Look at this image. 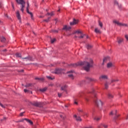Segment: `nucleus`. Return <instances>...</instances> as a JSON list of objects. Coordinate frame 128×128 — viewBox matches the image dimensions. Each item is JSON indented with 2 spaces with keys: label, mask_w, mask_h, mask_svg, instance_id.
Masks as SVG:
<instances>
[{
  "label": "nucleus",
  "mask_w": 128,
  "mask_h": 128,
  "mask_svg": "<svg viewBox=\"0 0 128 128\" xmlns=\"http://www.w3.org/2000/svg\"><path fill=\"white\" fill-rule=\"evenodd\" d=\"M71 66L76 68V66H84L83 68L84 70L86 72H88L92 66V60H91V62H80L78 64H72Z\"/></svg>",
  "instance_id": "1"
},
{
  "label": "nucleus",
  "mask_w": 128,
  "mask_h": 128,
  "mask_svg": "<svg viewBox=\"0 0 128 128\" xmlns=\"http://www.w3.org/2000/svg\"><path fill=\"white\" fill-rule=\"evenodd\" d=\"M92 48V46L90 44H86V48L87 50H90Z\"/></svg>",
  "instance_id": "18"
},
{
  "label": "nucleus",
  "mask_w": 128,
  "mask_h": 128,
  "mask_svg": "<svg viewBox=\"0 0 128 128\" xmlns=\"http://www.w3.org/2000/svg\"><path fill=\"white\" fill-rule=\"evenodd\" d=\"M114 4H116V6H118V2L116 0L114 1Z\"/></svg>",
  "instance_id": "43"
},
{
  "label": "nucleus",
  "mask_w": 128,
  "mask_h": 128,
  "mask_svg": "<svg viewBox=\"0 0 128 128\" xmlns=\"http://www.w3.org/2000/svg\"><path fill=\"white\" fill-rule=\"evenodd\" d=\"M78 20H76L75 18L73 19V22H70V26H74V24H78Z\"/></svg>",
  "instance_id": "9"
},
{
  "label": "nucleus",
  "mask_w": 128,
  "mask_h": 128,
  "mask_svg": "<svg viewBox=\"0 0 128 128\" xmlns=\"http://www.w3.org/2000/svg\"><path fill=\"white\" fill-rule=\"evenodd\" d=\"M31 92V94H32V92Z\"/></svg>",
  "instance_id": "61"
},
{
  "label": "nucleus",
  "mask_w": 128,
  "mask_h": 128,
  "mask_svg": "<svg viewBox=\"0 0 128 128\" xmlns=\"http://www.w3.org/2000/svg\"><path fill=\"white\" fill-rule=\"evenodd\" d=\"M22 60H32V58L30 56L22 58Z\"/></svg>",
  "instance_id": "16"
},
{
  "label": "nucleus",
  "mask_w": 128,
  "mask_h": 128,
  "mask_svg": "<svg viewBox=\"0 0 128 128\" xmlns=\"http://www.w3.org/2000/svg\"><path fill=\"white\" fill-rule=\"evenodd\" d=\"M113 22L114 24H117L118 26H126V24H122V23L118 21H116V20H114L113 21Z\"/></svg>",
  "instance_id": "7"
},
{
  "label": "nucleus",
  "mask_w": 128,
  "mask_h": 128,
  "mask_svg": "<svg viewBox=\"0 0 128 128\" xmlns=\"http://www.w3.org/2000/svg\"><path fill=\"white\" fill-rule=\"evenodd\" d=\"M86 100L88 101V99H86Z\"/></svg>",
  "instance_id": "62"
},
{
  "label": "nucleus",
  "mask_w": 128,
  "mask_h": 128,
  "mask_svg": "<svg viewBox=\"0 0 128 128\" xmlns=\"http://www.w3.org/2000/svg\"><path fill=\"white\" fill-rule=\"evenodd\" d=\"M108 98H114V96H112V94L110 93H109L108 94Z\"/></svg>",
  "instance_id": "30"
},
{
  "label": "nucleus",
  "mask_w": 128,
  "mask_h": 128,
  "mask_svg": "<svg viewBox=\"0 0 128 128\" xmlns=\"http://www.w3.org/2000/svg\"><path fill=\"white\" fill-rule=\"evenodd\" d=\"M94 32H96V34H100L102 32L98 28H96Z\"/></svg>",
  "instance_id": "20"
},
{
  "label": "nucleus",
  "mask_w": 128,
  "mask_h": 128,
  "mask_svg": "<svg viewBox=\"0 0 128 128\" xmlns=\"http://www.w3.org/2000/svg\"><path fill=\"white\" fill-rule=\"evenodd\" d=\"M46 78L48 80H52L54 78H52L50 76H46Z\"/></svg>",
  "instance_id": "32"
},
{
  "label": "nucleus",
  "mask_w": 128,
  "mask_h": 128,
  "mask_svg": "<svg viewBox=\"0 0 128 128\" xmlns=\"http://www.w3.org/2000/svg\"><path fill=\"white\" fill-rule=\"evenodd\" d=\"M98 24L101 28H102V22L100 21H98Z\"/></svg>",
  "instance_id": "34"
},
{
  "label": "nucleus",
  "mask_w": 128,
  "mask_h": 128,
  "mask_svg": "<svg viewBox=\"0 0 128 128\" xmlns=\"http://www.w3.org/2000/svg\"><path fill=\"white\" fill-rule=\"evenodd\" d=\"M76 32H77V34H81L82 33V32H80V30L76 31Z\"/></svg>",
  "instance_id": "48"
},
{
  "label": "nucleus",
  "mask_w": 128,
  "mask_h": 128,
  "mask_svg": "<svg viewBox=\"0 0 128 128\" xmlns=\"http://www.w3.org/2000/svg\"><path fill=\"white\" fill-rule=\"evenodd\" d=\"M116 112V110L114 112H110V116H112L113 114H114V113Z\"/></svg>",
  "instance_id": "38"
},
{
  "label": "nucleus",
  "mask_w": 128,
  "mask_h": 128,
  "mask_svg": "<svg viewBox=\"0 0 128 128\" xmlns=\"http://www.w3.org/2000/svg\"><path fill=\"white\" fill-rule=\"evenodd\" d=\"M74 118H76L77 122H82V118L80 116H78L76 115H74Z\"/></svg>",
  "instance_id": "13"
},
{
  "label": "nucleus",
  "mask_w": 128,
  "mask_h": 128,
  "mask_svg": "<svg viewBox=\"0 0 128 128\" xmlns=\"http://www.w3.org/2000/svg\"><path fill=\"white\" fill-rule=\"evenodd\" d=\"M86 79H87L88 80H90V82H92V81L94 80L92 79V78H88H88H86Z\"/></svg>",
  "instance_id": "39"
},
{
  "label": "nucleus",
  "mask_w": 128,
  "mask_h": 128,
  "mask_svg": "<svg viewBox=\"0 0 128 128\" xmlns=\"http://www.w3.org/2000/svg\"><path fill=\"white\" fill-rule=\"evenodd\" d=\"M0 106L2 107V108H6V105H4L2 103H0Z\"/></svg>",
  "instance_id": "31"
},
{
  "label": "nucleus",
  "mask_w": 128,
  "mask_h": 128,
  "mask_svg": "<svg viewBox=\"0 0 128 128\" xmlns=\"http://www.w3.org/2000/svg\"><path fill=\"white\" fill-rule=\"evenodd\" d=\"M122 42H124V39L122 38H118V44H122Z\"/></svg>",
  "instance_id": "19"
},
{
  "label": "nucleus",
  "mask_w": 128,
  "mask_h": 128,
  "mask_svg": "<svg viewBox=\"0 0 128 128\" xmlns=\"http://www.w3.org/2000/svg\"><path fill=\"white\" fill-rule=\"evenodd\" d=\"M74 104H78V102H76V101H74Z\"/></svg>",
  "instance_id": "53"
},
{
  "label": "nucleus",
  "mask_w": 128,
  "mask_h": 128,
  "mask_svg": "<svg viewBox=\"0 0 128 128\" xmlns=\"http://www.w3.org/2000/svg\"><path fill=\"white\" fill-rule=\"evenodd\" d=\"M62 96V93L58 92V96L59 98H60V96Z\"/></svg>",
  "instance_id": "41"
},
{
  "label": "nucleus",
  "mask_w": 128,
  "mask_h": 128,
  "mask_svg": "<svg viewBox=\"0 0 128 128\" xmlns=\"http://www.w3.org/2000/svg\"><path fill=\"white\" fill-rule=\"evenodd\" d=\"M117 112H118V111L116 110H115V112H114L115 116L114 118V120H116V118H118V116H120V115L116 114Z\"/></svg>",
  "instance_id": "22"
},
{
  "label": "nucleus",
  "mask_w": 128,
  "mask_h": 128,
  "mask_svg": "<svg viewBox=\"0 0 128 128\" xmlns=\"http://www.w3.org/2000/svg\"><path fill=\"white\" fill-rule=\"evenodd\" d=\"M94 102L96 106H98V108H100L102 106V102L100 100H98V99H96V98H95L94 99Z\"/></svg>",
  "instance_id": "3"
},
{
  "label": "nucleus",
  "mask_w": 128,
  "mask_h": 128,
  "mask_svg": "<svg viewBox=\"0 0 128 128\" xmlns=\"http://www.w3.org/2000/svg\"><path fill=\"white\" fill-rule=\"evenodd\" d=\"M28 8H30V3H28V2L27 7H26V12L29 14H30L32 20H34V15L32 14V12H30V11L28 10Z\"/></svg>",
  "instance_id": "4"
},
{
  "label": "nucleus",
  "mask_w": 128,
  "mask_h": 128,
  "mask_svg": "<svg viewBox=\"0 0 128 128\" xmlns=\"http://www.w3.org/2000/svg\"><path fill=\"white\" fill-rule=\"evenodd\" d=\"M94 120H96V122H98V120H100V117H93Z\"/></svg>",
  "instance_id": "24"
},
{
  "label": "nucleus",
  "mask_w": 128,
  "mask_h": 128,
  "mask_svg": "<svg viewBox=\"0 0 128 128\" xmlns=\"http://www.w3.org/2000/svg\"><path fill=\"white\" fill-rule=\"evenodd\" d=\"M24 92H27L28 94V93L30 92V90H26V89H24Z\"/></svg>",
  "instance_id": "42"
},
{
  "label": "nucleus",
  "mask_w": 128,
  "mask_h": 128,
  "mask_svg": "<svg viewBox=\"0 0 128 128\" xmlns=\"http://www.w3.org/2000/svg\"><path fill=\"white\" fill-rule=\"evenodd\" d=\"M16 56L17 58H22V54H20V53H16Z\"/></svg>",
  "instance_id": "29"
},
{
  "label": "nucleus",
  "mask_w": 128,
  "mask_h": 128,
  "mask_svg": "<svg viewBox=\"0 0 128 128\" xmlns=\"http://www.w3.org/2000/svg\"><path fill=\"white\" fill-rule=\"evenodd\" d=\"M24 112H21L20 114V116H24Z\"/></svg>",
  "instance_id": "46"
},
{
  "label": "nucleus",
  "mask_w": 128,
  "mask_h": 128,
  "mask_svg": "<svg viewBox=\"0 0 128 128\" xmlns=\"http://www.w3.org/2000/svg\"><path fill=\"white\" fill-rule=\"evenodd\" d=\"M24 120H26L24 119H22L21 120L19 121V122H24Z\"/></svg>",
  "instance_id": "54"
},
{
  "label": "nucleus",
  "mask_w": 128,
  "mask_h": 128,
  "mask_svg": "<svg viewBox=\"0 0 128 128\" xmlns=\"http://www.w3.org/2000/svg\"><path fill=\"white\" fill-rule=\"evenodd\" d=\"M114 66V64L112 62H109L107 64L108 68H112Z\"/></svg>",
  "instance_id": "15"
},
{
  "label": "nucleus",
  "mask_w": 128,
  "mask_h": 128,
  "mask_svg": "<svg viewBox=\"0 0 128 128\" xmlns=\"http://www.w3.org/2000/svg\"><path fill=\"white\" fill-rule=\"evenodd\" d=\"M67 88L66 85H64L61 87V90H66Z\"/></svg>",
  "instance_id": "23"
},
{
  "label": "nucleus",
  "mask_w": 128,
  "mask_h": 128,
  "mask_svg": "<svg viewBox=\"0 0 128 128\" xmlns=\"http://www.w3.org/2000/svg\"><path fill=\"white\" fill-rule=\"evenodd\" d=\"M50 18H48V19L44 20V22H50Z\"/></svg>",
  "instance_id": "36"
},
{
  "label": "nucleus",
  "mask_w": 128,
  "mask_h": 128,
  "mask_svg": "<svg viewBox=\"0 0 128 128\" xmlns=\"http://www.w3.org/2000/svg\"><path fill=\"white\" fill-rule=\"evenodd\" d=\"M86 38H88V36H86Z\"/></svg>",
  "instance_id": "57"
},
{
  "label": "nucleus",
  "mask_w": 128,
  "mask_h": 128,
  "mask_svg": "<svg viewBox=\"0 0 128 128\" xmlns=\"http://www.w3.org/2000/svg\"><path fill=\"white\" fill-rule=\"evenodd\" d=\"M86 35H82L81 36H79L78 38H84Z\"/></svg>",
  "instance_id": "40"
},
{
  "label": "nucleus",
  "mask_w": 128,
  "mask_h": 128,
  "mask_svg": "<svg viewBox=\"0 0 128 128\" xmlns=\"http://www.w3.org/2000/svg\"><path fill=\"white\" fill-rule=\"evenodd\" d=\"M53 32H58V30H54Z\"/></svg>",
  "instance_id": "51"
},
{
  "label": "nucleus",
  "mask_w": 128,
  "mask_h": 128,
  "mask_svg": "<svg viewBox=\"0 0 128 128\" xmlns=\"http://www.w3.org/2000/svg\"><path fill=\"white\" fill-rule=\"evenodd\" d=\"M55 41H56V38L51 39V43L52 44H54V42Z\"/></svg>",
  "instance_id": "37"
},
{
  "label": "nucleus",
  "mask_w": 128,
  "mask_h": 128,
  "mask_svg": "<svg viewBox=\"0 0 128 128\" xmlns=\"http://www.w3.org/2000/svg\"><path fill=\"white\" fill-rule=\"evenodd\" d=\"M118 82V80H111V84H112L114 82Z\"/></svg>",
  "instance_id": "35"
},
{
  "label": "nucleus",
  "mask_w": 128,
  "mask_h": 128,
  "mask_svg": "<svg viewBox=\"0 0 128 128\" xmlns=\"http://www.w3.org/2000/svg\"><path fill=\"white\" fill-rule=\"evenodd\" d=\"M60 10L59 9L58 10V12H60Z\"/></svg>",
  "instance_id": "59"
},
{
  "label": "nucleus",
  "mask_w": 128,
  "mask_h": 128,
  "mask_svg": "<svg viewBox=\"0 0 128 128\" xmlns=\"http://www.w3.org/2000/svg\"><path fill=\"white\" fill-rule=\"evenodd\" d=\"M2 42H6V38L4 36H2L0 38Z\"/></svg>",
  "instance_id": "27"
},
{
  "label": "nucleus",
  "mask_w": 128,
  "mask_h": 128,
  "mask_svg": "<svg viewBox=\"0 0 128 128\" xmlns=\"http://www.w3.org/2000/svg\"><path fill=\"white\" fill-rule=\"evenodd\" d=\"M72 28L70 26H64L63 28V30H70Z\"/></svg>",
  "instance_id": "14"
},
{
  "label": "nucleus",
  "mask_w": 128,
  "mask_h": 128,
  "mask_svg": "<svg viewBox=\"0 0 128 128\" xmlns=\"http://www.w3.org/2000/svg\"><path fill=\"white\" fill-rule=\"evenodd\" d=\"M125 38H126V40H128V35H125Z\"/></svg>",
  "instance_id": "47"
},
{
  "label": "nucleus",
  "mask_w": 128,
  "mask_h": 128,
  "mask_svg": "<svg viewBox=\"0 0 128 128\" xmlns=\"http://www.w3.org/2000/svg\"><path fill=\"white\" fill-rule=\"evenodd\" d=\"M25 120L27 122H28L29 124H32V120H28V119H27V118H24Z\"/></svg>",
  "instance_id": "25"
},
{
  "label": "nucleus",
  "mask_w": 128,
  "mask_h": 128,
  "mask_svg": "<svg viewBox=\"0 0 128 128\" xmlns=\"http://www.w3.org/2000/svg\"><path fill=\"white\" fill-rule=\"evenodd\" d=\"M16 17L18 18V20H20V22H22V18H20V12L18 10L16 12Z\"/></svg>",
  "instance_id": "10"
},
{
  "label": "nucleus",
  "mask_w": 128,
  "mask_h": 128,
  "mask_svg": "<svg viewBox=\"0 0 128 128\" xmlns=\"http://www.w3.org/2000/svg\"><path fill=\"white\" fill-rule=\"evenodd\" d=\"M78 112H82V109H78Z\"/></svg>",
  "instance_id": "49"
},
{
  "label": "nucleus",
  "mask_w": 128,
  "mask_h": 128,
  "mask_svg": "<svg viewBox=\"0 0 128 128\" xmlns=\"http://www.w3.org/2000/svg\"><path fill=\"white\" fill-rule=\"evenodd\" d=\"M99 79L100 80H108V76L102 75L100 76Z\"/></svg>",
  "instance_id": "12"
},
{
  "label": "nucleus",
  "mask_w": 128,
  "mask_h": 128,
  "mask_svg": "<svg viewBox=\"0 0 128 128\" xmlns=\"http://www.w3.org/2000/svg\"><path fill=\"white\" fill-rule=\"evenodd\" d=\"M26 88H28L30 86V84H27L26 86H25Z\"/></svg>",
  "instance_id": "45"
},
{
  "label": "nucleus",
  "mask_w": 128,
  "mask_h": 128,
  "mask_svg": "<svg viewBox=\"0 0 128 128\" xmlns=\"http://www.w3.org/2000/svg\"><path fill=\"white\" fill-rule=\"evenodd\" d=\"M3 52H6V49L3 50Z\"/></svg>",
  "instance_id": "56"
},
{
  "label": "nucleus",
  "mask_w": 128,
  "mask_h": 128,
  "mask_svg": "<svg viewBox=\"0 0 128 128\" xmlns=\"http://www.w3.org/2000/svg\"><path fill=\"white\" fill-rule=\"evenodd\" d=\"M110 61V58L108 56L104 58L103 60V62L102 64V65L104 64V62H108Z\"/></svg>",
  "instance_id": "11"
},
{
  "label": "nucleus",
  "mask_w": 128,
  "mask_h": 128,
  "mask_svg": "<svg viewBox=\"0 0 128 128\" xmlns=\"http://www.w3.org/2000/svg\"><path fill=\"white\" fill-rule=\"evenodd\" d=\"M61 118H64V116L62 115H60Z\"/></svg>",
  "instance_id": "52"
},
{
  "label": "nucleus",
  "mask_w": 128,
  "mask_h": 128,
  "mask_svg": "<svg viewBox=\"0 0 128 128\" xmlns=\"http://www.w3.org/2000/svg\"><path fill=\"white\" fill-rule=\"evenodd\" d=\"M74 70H70V71H69V72H68V74H68V76L69 77V78H70L72 79V80H74V74H74Z\"/></svg>",
  "instance_id": "5"
},
{
  "label": "nucleus",
  "mask_w": 128,
  "mask_h": 128,
  "mask_svg": "<svg viewBox=\"0 0 128 128\" xmlns=\"http://www.w3.org/2000/svg\"><path fill=\"white\" fill-rule=\"evenodd\" d=\"M108 84H110V83L106 82L104 84L105 88L107 90V88H108Z\"/></svg>",
  "instance_id": "26"
},
{
  "label": "nucleus",
  "mask_w": 128,
  "mask_h": 128,
  "mask_svg": "<svg viewBox=\"0 0 128 128\" xmlns=\"http://www.w3.org/2000/svg\"><path fill=\"white\" fill-rule=\"evenodd\" d=\"M64 70L62 68H56L54 71V74H62V72Z\"/></svg>",
  "instance_id": "8"
},
{
  "label": "nucleus",
  "mask_w": 128,
  "mask_h": 128,
  "mask_svg": "<svg viewBox=\"0 0 128 128\" xmlns=\"http://www.w3.org/2000/svg\"><path fill=\"white\" fill-rule=\"evenodd\" d=\"M43 0V2H44V0Z\"/></svg>",
  "instance_id": "64"
},
{
  "label": "nucleus",
  "mask_w": 128,
  "mask_h": 128,
  "mask_svg": "<svg viewBox=\"0 0 128 128\" xmlns=\"http://www.w3.org/2000/svg\"><path fill=\"white\" fill-rule=\"evenodd\" d=\"M104 126V128H108V125L106 124H101L100 125L98 126V128H100V126Z\"/></svg>",
  "instance_id": "17"
},
{
  "label": "nucleus",
  "mask_w": 128,
  "mask_h": 128,
  "mask_svg": "<svg viewBox=\"0 0 128 128\" xmlns=\"http://www.w3.org/2000/svg\"><path fill=\"white\" fill-rule=\"evenodd\" d=\"M16 2L19 4H21L20 6V10L22 12H24V7L26 6V2L24 0H16Z\"/></svg>",
  "instance_id": "2"
},
{
  "label": "nucleus",
  "mask_w": 128,
  "mask_h": 128,
  "mask_svg": "<svg viewBox=\"0 0 128 128\" xmlns=\"http://www.w3.org/2000/svg\"><path fill=\"white\" fill-rule=\"evenodd\" d=\"M2 4H0V8H2Z\"/></svg>",
  "instance_id": "55"
},
{
  "label": "nucleus",
  "mask_w": 128,
  "mask_h": 128,
  "mask_svg": "<svg viewBox=\"0 0 128 128\" xmlns=\"http://www.w3.org/2000/svg\"><path fill=\"white\" fill-rule=\"evenodd\" d=\"M6 120V118L4 117V118H3V120H1V122H2V120Z\"/></svg>",
  "instance_id": "50"
},
{
  "label": "nucleus",
  "mask_w": 128,
  "mask_h": 128,
  "mask_svg": "<svg viewBox=\"0 0 128 128\" xmlns=\"http://www.w3.org/2000/svg\"><path fill=\"white\" fill-rule=\"evenodd\" d=\"M48 16H54V12H52L51 13H48Z\"/></svg>",
  "instance_id": "33"
},
{
  "label": "nucleus",
  "mask_w": 128,
  "mask_h": 128,
  "mask_svg": "<svg viewBox=\"0 0 128 128\" xmlns=\"http://www.w3.org/2000/svg\"><path fill=\"white\" fill-rule=\"evenodd\" d=\"M1 22L0 21V24Z\"/></svg>",
  "instance_id": "63"
},
{
  "label": "nucleus",
  "mask_w": 128,
  "mask_h": 128,
  "mask_svg": "<svg viewBox=\"0 0 128 128\" xmlns=\"http://www.w3.org/2000/svg\"><path fill=\"white\" fill-rule=\"evenodd\" d=\"M35 80H39V82H42L43 80H44V78H39L38 77L35 78Z\"/></svg>",
  "instance_id": "21"
},
{
  "label": "nucleus",
  "mask_w": 128,
  "mask_h": 128,
  "mask_svg": "<svg viewBox=\"0 0 128 128\" xmlns=\"http://www.w3.org/2000/svg\"><path fill=\"white\" fill-rule=\"evenodd\" d=\"M21 72H24V70H22Z\"/></svg>",
  "instance_id": "60"
},
{
  "label": "nucleus",
  "mask_w": 128,
  "mask_h": 128,
  "mask_svg": "<svg viewBox=\"0 0 128 128\" xmlns=\"http://www.w3.org/2000/svg\"><path fill=\"white\" fill-rule=\"evenodd\" d=\"M12 8L14 10V2H12Z\"/></svg>",
  "instance_id": "44"
},
{
  "label": "nucleus",
  "mask_w": 128,
  "mask_h": 128,
  "mask_svg": "<svg viewBox=\"0 0 128 128\" xmlns=\"http://www.w3.org/2000/svg\"><path fill=\"white\" fill-rule=\"evenodd\" d=\"M40 18H44V17L42 16H40Z\"/></svg>",
  "instance_id": "58"
},
{
  "label": "nucleus",
  "mask_w": 128,
  "mask_h": 128,
  "mask_svg": "<svg viewBox=\"0 0 128 128\" xmlns=\"http://www.w3.org/2000/svg\"><path fill=\"white\" fill-rule=\"evenodd\" d=\"M47 89H48V88H44L42 89H40V92H46V90Z\"/></svg>",
  "instance_id": "28"
},
{
  "label": "nucleus",
  "mask_w": 128,
  "mask_h": 128,
  "mask_svg": "<svg viewBox=\"0 0 128 128\" xmlns=\"http://www.w3.org/2000/svg\"><path fill=\"white\" fill-rule=\"evenodd\" d=\"M30 104H32V106H40V102H30Z\"/></svg>",
  "instance_id": "6"
}]
</instances>
